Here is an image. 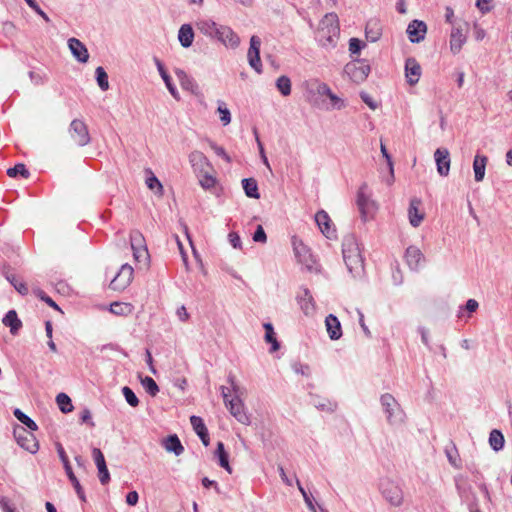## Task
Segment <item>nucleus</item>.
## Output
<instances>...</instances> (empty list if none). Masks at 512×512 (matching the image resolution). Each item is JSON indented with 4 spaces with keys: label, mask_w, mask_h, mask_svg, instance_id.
<instances>
[{
    "label": "nucleus",
    "mask_w": 512,
    "mask_h": 512,
    "mask_svg": "<svg viewBox=\"0 0 512 512\" xmlns=\"http://www.w3.org/2000/svg\"><path fill=\"white\" fill-rule=\"evenodd\" d=\"M276 87L283 96L291 94V81L287 76H280L276 80Z\"/></svg>",
    "instance_id": "43"
},
{
    "label": "nucleus",
    "mask_w": 512,
    "mask_h": 512,
    "mask_svg": "<svg viewBox=\"0 0 512 512\" xmlns=\"http://www.w3.org/2000/svg\"><path fill=\"white\" fill-rule=\"evenodd\" d=\"M164 446L167 451L173 452L177 456L181 455L184 451V447L177 435L168 436L165 440Z\"/></svg>",
    "instance_id": "33"
},
{
    "label": "nucleus",
    "mask_w": 512,
    "mask_h": 512,
    "mask_svg": "<svg viewBox=\"0 0 512 512\" xmlns=\"http://www.w3.org/2000/svg\"><path fill=\"white\" fill-rule=\"evenodd\" d=\"M56 448H57V453L59 455V458H60L61 462L63 463L65 472H66L67 477L69 478L71 484L75 485L76 483H79L77 477L75 476V474L72 470L68 456H67L63 446L60 443H57Z\"/></svg>",
    "instance_id": "27"
},
{
    "label": "nucleus",
    "mask_w": 512,
    "mask_h": 512,
    "mask_svg": "<svg viewBox=\"0 0 512 512\" xmlns=\"http://www.w3.org/2000/svg\"><path fill=\"white\" fill-rule=\"evenodd\" d=\"M383 497L393 506H400L403 502V493L400 487L391 480L385 479L380 483Z\"/></svg>",
    "instance_id": "8"
},
{
    "label": "nucleus",
    "mask_w": 512,
    "mask_h": 512,
    "mask_svg": "<svg viewBox=\"0 0 512 512\" xmlns=\"http://www.w3.org/2000/svg\"><path fill=\"white\" fill-rule=\"evenodd\" d=\"M314 405L319 410L330 411V412L334 411L336 408V404L331 403L329 401H319V402H316Z\"/></svg>",
    "instance_id": "63"
},
{
    "label": "nucleus",
    "mask_w": 512,
    "mask_h": 512,
    "mask_svg": "<svg viewBox=\"0 0 512 512\" xmlns=\"http://www.w3.org/2000/svg\"><path fill=\"white\" fill-rule=\"evenodd\" d=\"M217 111L220 114V120L224 126L228 125L231 122V114L229 109L226 107V104L223 101H218Z\"/></svg>",
    "instance_id": "47"
},
{
    "label": "nucleus",
    "mask_w": 512,
    "mask_h": 512,
    "mask_svg": "<svg viewBox=\"0 0 512 512\" xmlns=\"http://www.w3.org/2000/svg\"><path fill=\"white\" fill-rule=\"evenodd\" d=\"M265 329V340L268 343L272 344L271 351L275 352L279 349V343L276 339L274 328L271 323H265L264 325Z\"/></svg>",
    "instance_id": "39"
},
{
    "label": "nucleus",
    "mask_w": 512,
    "mask_h": 512,
    "mask_svg": "<svg viewBox=\"0 0 512 512\" xmlns=\"http://www.w3.org/2000/svg\"><path fill=\"white\" fill-rule=\"evenodd\" d=\"M253 240L255 242L265 243L267 241L266 233L261 225H258L254 234Z\"/></svg>",
    "instance_id": "61"
},
{
    "label": "nucleus",
    "mask_w": 512,
    "mask_h": 512,
    "mask_svg": "<svg viewBox=\"0 0 512 512\" xmlns=\"http://www.w3.org/2000/svg\"><path fill=\"white\" fill-rule=\"evenodd\" d=\"M466 42V36L461 27H453L450 35V49L453 54L460 52L463 44Z\"/></svg>",
    "instance_id": "26"
},
{
    "label": "nucleus",
    "mask_w": 512,
    "mask_h": 512,
    "mask_svg": "<svg viewBox=\"0 0 512 512\" xmlns=\"http://www.w3.org/2000/svg\"><path fill=\"white\" fill-rule=\"evenodd\" d=\"M122 393L123 396L125 397V400L130 406L137 407L139 405L138 397L131 388H129L128 386L123 387Z\"/></svg>",
    "instance_id": "49"
},
{
    "label": "nucleus",
    "mask_w": 512,
    "mask_h": 512,
    "mask_svg": "<svg viewBox=\"0 0 512 512\" xmlns=\"http://www.w3.org/2000/svg\"><path fill=\"white\" fill-rule=\"evenodd\" d=\"M340 35L338 16L335 13H327L319 23L316 39L326 49L336 47Z\"/></svg>",
    "instance_id": "2"
},
{
    "label": "nucleus",
    "mask_w": 512,
    "mask_h": 512,
    "mask_svg": "<svg viewBox=\"0 0 512 512\" xmlns=\"http://www.w3.org/2000/svg\"><path fill=\"white\" fill-rule=\"evenodd\" d=\"M163 81H164L168 91L172 95V97L176 100H179L180 99L179 93H178L175 85L173 84L171 77L170 76L164 77Z\"/></svg>",
    "instance_id": "60"
},
{
    "label": "nucleus",
    "mask_w": 512,
    "mask_h": 512,
    "mask_svg": "<svg viewBox=\"0 0 512 512\" xmlns=\"http://www.w3.org/2000/svg\"><path fill=\"white\" fill-rule=\"evenodd\" d=\"M445 454L447 456V459L449 461V463L455 467V468H460L461 467V462H460V459H459V454H458V450L456 448V446L454 444H451V446H447L445 448Z\"/></svg>",
    "instance_id": "41"
},
{
    "label": "nucleus",
    "mask_w": 512,
    "mask_h": 512,
    "mask_svg": "<svg viewBox=\"0 0 512 512\" xmlns=\"http://www.w3.org/2000/svg\"><path fill=\"white\" fill-rule=\"evenodd\" d=\"M296 483H297L298 489H299L300 493L302 494L303 499H304L307 507L309 508V510H311L312 512H316V508L313 503L312 495H310L306 492V490L303 488V486L301 485V483L298 479L296 480Z\"/></svg>",
    "instance_id": "50"
},
{
    "label": "nucleus",
    "mask_w": 512,
    "mask_h": 512,
    "mask_svg": "<svg viewBox=\"0 0 512 512\" xmlns=\"http://www.w3.org/2000/svg\"><path fill=\"white\" fill-rule=\"evenodd\" d=\"M13 414L17 420L24 424L29 430L36 431L38 429L35 421L27 416L24 412H22L19 408L14 409Z\"/></svg>",
    "instance_id": "37"
},
{
    "label": "nucleus",
    "mask_w": 512,
    "mask_h": 512,
    "mask_svg": "<svg viewBox=\"0 0 512 512\" xmlns=\"http://www.w3.org/2000/svg\"><path fill=\"white\" fill-rule=\"evenodd\" d=\"M364 47L365 43L358 38H351L349 40V51L351 55L359 54Z\"/></svg>",
    "instance_id": "52"
},
{
    "label": "nucleus",
    "mask_w": 512,
    "mask_h": 512,
    "mask_svg": "<svg viewBox=\"0 0 512 512\" xmlns=\"http://www.w3.org/2000/svg\"><path fill=\"white\" fill-rule=\"evenodd\" d=\"M68 133L79 147H84L91 142L88 126L82 119H73L69 125Z\"/></svg>",
    "instance_id": "6"
},
{
    "label": "nucleus",
    "mask_w": 512,
    "mask_h": 512,
    "mask_svg": "<svg viewBox=\"0 0 512 512\" xmlns=\"http://www.w3.org/2000/svg\"><path fill=\"white\" fill-rule=\"evenodd\" d=\"M215 454L218 457L219 465L228 473H232V468L229 465L228 453L225 451L224 444L222 442L217 443Z\"/></svg>",
    "instance_id": "36"
},
{
    "label": "nucleus",
    "mask_w": 512,
    "mask_h": 512,
    "mask_svg": "<svg viewBox=\"0 0 512 512\" xmlns=\"http://www.w3.org/2000/svg\"><path fill=\"white\" fill-rule=\"evenodd\" d=\"M134 270L129 264H123L110 282V288L115 291H123L133 279Z\"/></svg>",
    "instance_id": "10"
},
{
    "label": "nucleus",
    "mask_w": 512,
    "mask_h": 512,
    "mask_svg": "<svg viewBox=\"0 0 512 512\" xmlns=\"http://www.w3.org/2000/svg\"><path fill=\"white\" fill-rule=\"evenodd\" d=\"M68 47L72 55L81 63H86L89 59V53L86 46L77 38L68 40Z\"/></svg>",
    "instance_id": "18"
},
{
    "label": "nucleus",
    "mask_w": 512,
    "mask_h": 512,
    "mask_svg": "<svg viewBox=\"0 0 512 512\" xmlns=\"http://www.w3.org/2000/svg\"><path fill=\"white\" fill-rule=\"evenodd\" d=\"M298 302L300 304L301 310L306 315H310L314 312L315 306L313 303V298L308 289L304 290V295L299 297Z\"/></svg>",
    "instance_id": "34"
},
{
    "label": "nucleus",
    "mask_w": 512,
    "mask_h": 512,
    "mask_svg": "<svg viewBox=\"0 0 512 512\" xmlns=\"http://www.w3.org/2000/svg\"><path fill=\"white\" fill-rule=\"evenodd\" d=\"M6 278L21 295L28 294L29 290L25 283L18 281L14 275H8Z\"/></svg>",
    "instance_id": "51"
},
{
    "label": "nucleus",
    "mask_w": 512,
    "mask_h": 512,
    "mask_svg": "<svg viewBox=\"0 0 512 512\" xmlns=\"http://www.w3.org/2000/svg\"><path fill=\"white\" fill-rule=\"evenodd\" d=\"M291 243L297 261L307 269H311L314 264V259L309 248L297 236L292 237Z\"/></svg>",
    "instance_id": "9"
},
{
    "label": "nucleus",
    "mask_w": 512,
    "mask_h": 512,
    "mask_svg": "<svg viewBox=\"0 0 512 512\" xmlns=\"http://www.w3.org/2000/svg\"><path fill=\"white\" fill-rule=\"evenodd\" d=\"M343 259L353 277H360L364 272V261L354 236H346L342 243Z\"/></svg>",
    "instance_id": "3"
},
{
    "label": "nucleus",
    "mask_w": 512,
    "mask_h": 512,
    "mask_svg": "<svg viewBox=\"0 0 512 512\" xmlns=\"http://www.w3.org/2000/svg\"><path fill=\"white\" fill-rule=\"evenodd\" d=\"M174 72L180 82L182 89L189 91L195 95L199 93V86L190 75H188L184 70L179 68L175 69Z\"/></svg>",
    "instance_id": "21"
},
{
    "label": "nucleus",
    "mask_w": 512,
    "mask_h": 512,
    "mask_svg": "<svg viewBox=\"0 0 512 512\" xmlns=\"http://www.w3.org/2000/svg\"><path fill=\"white\" fill-rule=\"evenodd\" d=\"M14 437L17 443L26 451L32 454L38 451L39 443L31 430L27 431L23 427L17 426L14 428Z\"/></svg>",
    "instance_id": "7"
},
{
    "label": "nucleus",
    "mask_w": 512,
    "mask_h": 512,
    "mask_svg": "<svg viewBox=\"0 0 512 512\" xmlns=\"http://www.w3.org/2000/svg\"><path fill=\"white\" fill-rule=\"evenodd\" d=\"M196 28L206 37L217 40L227 48L236 49L240 44V37L227 25H221L212 19H200Z\"/></svg>",
    "instance_id": "1"
},
{
    "label": "nucleus",
    "mask_w": 512,
    "mask_h": 512,
    "mask_svg": "<svg viewBox=\"0 0 512 512\" xmlns=\"http://www.w3.org/2000/svg\"><path fill=\"white\" fill-rule=\"evenodd\" d=\"M405 260L411 270L417 271L424 261V255L416 246H409L406 249Z\"/></svg>",
    "instance_id": "19"
},
{
    "label": "nucleus",
    "mask_w": 512,
    "mask_h": 512,
    "mask_svg": "<svg viewBox=\"0 0 512 512\" xmlns=\"http://www.w3.org/2000/svg\"><path fill=\"white\" fill-rule=\"evenodd\" d=\"M420 205L421 201L418 198L411 199L408 209V216L409 222L413 227H418L424 218V214L419 210Z\"/></svg>",
    "instance_id": "24"
},
{
    "label": "nucleus",
    "mask_w": 512,
    "mask_h": 512,
    "mask_svg": "<svg viewBox=\"0 0 512 512\" xmlns=\"http://www.w3.org/2000/svg\"><path fill=\"white\" fill-rule=\"evenodd\" d=\"M28 6L33 9L38 15H40L46 22H50L48 15L40 8L35 0H26Z\"/></svg>",
    "instance_id": "59"
},
{
    "label": "nucleus",
    "mask_w": 512,
    "mask_h": 512,
    "mask_svg": "<svg viewBox=\"0 0 512 512\" xmlns=\"http://www.w3.org/2000/svg\"><path fill=\"white\" fill-rule=\"evenodd\" d=\"M357 206L364 221H366L375 210V203L365 194L364 187H361L357 193Z\"/></svg>",
    "instance_id": "14"
},
{
    "label": "nucleus",
    "mask_w": 512,
    "mask_h": 512,
    "mask_svg": "<svg viewBox=\"0 0 512 512\" xmlns=\"http://www.w3.org/2000/svg\"><path fill=\"white\" fill-rule=\"evenodd\" d=\"M2 30L5 36L13 37L16 34V27L13 22L6 21L3 23Z\"/></svg>",
    "instance_id": "62"
},
{
    "label": "nucleus",
    "mask_w": 512,
    "mask_h": 512,
    "mask_svg": "<svg viewBox=\"0 0 512 512\" xmlns=\"http://www.w3.org/2000/svg\"><path fill=\"white\" fill-rule=\"evenodd\" d=\"M130 242L133 250V255L136 260H139L143 255H147V249L143 245L144 238L139 231H132L130 234Z\"/></svg>",
    "instance_id": "23"
},
{
    "label": "nucleus",
    "mask_w": 512,
    "mask_h": 512,
    "mask_svg": "<svg viewBox=\"0 0 512 512\" xmlns=\"http://www.w3.org/2000/svg\"><path fill=\"white\" fill-rule=\"evenodd\" d=\"M242 187L247 197L259 199L258 184L254 178H245L242 180Z\"/></svg>",
    "instance_id": "32"
},
{
    "label": "nucleus",
    "mask_w": 512,
    "mask_h": 512,
    "mask_svg": "<svg viewBox=\"0 0 512 512\" xmlns=\"http://www.w3.org/2000/svg\"><path fill=\"white\" fill-rule=\"evenodd\" d=\"M141 384L145 391L152 397H155L159 392V387L153 378L145 376L141 378Z\"/></svg>",
    "instance_id": "42"
},
{
    "label": "nucleus",
    "mask_w": 512,
    "mask_h": 512,
    "mask_svg": "<svg viewBox=\"0 0 512 512\" xmlns=\"http://www.w3.org/2000/svg\"><path fill=\"white\" fill-rule=\"evenodd\" d=\"M92 456L98 469L106 466L104 455L99 448H93Z\"/></svg>",
    "instance_id": "56"
},
{
    "label": "nucleus",
    "mask_w": 512,
    "mask_h": 512,
    "mask_svg": "<svg viewBox=\"0 0 512 512\" xmlns=\"http://www.w3.org/2000/svg\"><path fill=\"white\" fill-rule=\"evenodd\" d=\"M210 148L218 155L219 157L223 158L226 162L230 163L231 158L226 153L225 149L221 146H218L215 142L209 141Z\"/></svg>",
    "instance_id": "53"
},
{
    "label": "nucleus",
    "mask_w": 512,
    "mask_h": 512,
    "mask_svg": "<svg viewBox=\"0 0 512 512\" xmlns=\"http://www.w3.org/2000/svg\"><path fill=\"white\" fill-rule=\"evenodd\" d=\"M405 76L410 85L418 83L421 76V67L415 58L406 59Z\"/></svg>",
    "instance_id": "17"
},
{
    "label": "nucleus",
    "mask_w": 512,
    "mask_h": 512,
    "mask_svg": "<svg viewBox=\"0 0 512 512\" xmlns=\"http://www.w3.org/2000/svg\"><path fill=\"white\" fill-rule=\"evenodd\" d=\"M381 153L383 155V157L386 159L387 161V165H388V168H389V179L387 180V183L390 185L393 183L394 181V168H393V162H392V158L390 156V154L388 153L386 147L384 144L381 143Z\"/></svg>",
    "instance_id": "48"
},
{
    "label": "nucleus",
    "mask_w": 512,
    "mask_h": 512,
    "mask_svg": "<svg viewBox=\"0 0 512 512\" xmlns=\"http://www.w3.org/2000/svg\"><path fill=\"white\" fill-rule=\"evenodd\" d=\"M34 293L37 297H39L42 301L47 303L50 307L54 308L55 310L61 311L59 306L53 301V299L46 295L42 290L36 289L34 290Z\"/></svg>",
    "instance_id": "55"
},
{
    "label": "nucleus",
    "mask_w": 512,
    "mask_h": 512,
    "mask_svg": "<svg viewBox=\"0 0 512 512\" xmlns=\"http://www.w3.org/2000/svg\"><path fill=\"white\" fill-rule=\"evenodd\" d=\"M190 423L198 436L204 435L208 432L207 427L205 426L203 419L199 416H191Z\"/></svg>",
    "instance_id": "45"
},
{
    "label": "nucleus",
    "mask_w": 512,
    "mask_h": 512,
    "mask_svg": "<svg viewBox=\"0 0 512 512\" xmlns=\"http://www.w3.org/2000/svg\"><path fill=\"white\" fill-rule=\"evenodd\" d=\"M325 325L331 340H338L342 336L341 324L336 316L329 314L325 319Z\"/></svg>",
    "instance_id": "25"
},
{
    "label": "nucleus",
    "mask_w": 512,
    "mask_h": 512,
    "mask_svg": "<svg viewBox=\"0 0 512 512\" xmlns=\"http://www.w3.org/2000/svg\"><path fill=\"white\" fill-rule=\"evenodd\" d=\"M360 98L362 101L372 110H376L379 107L377 101H375L368 93L361 91Z\"/></svg>",
    "instance_id": "58"
},
{
    "label": "nucleus",
    "mask_w": 512,
    "mask_h": 512,
    "mask_svg": "<svg viewBox=\"0 0 512 512\" xmlns=\"http://www.w3.org/2000/svg\"><path fill=\"white\" fill-rule=\"evenodd\" d=\"M56 403L63 413H69L73 410V405L70 397L65 393H59L56 396Z\"/></svg>",
    "instance_id": "38"
},
{
    "label": "nucleus",
    "mask_w": 512,
    "mask_h": 512,
    "mask_svg": "<svg viewBox=\"0 0 512 512\" xmlns=\"http://www.w3.org/2000/svg\"><path fill=\"white\" fill-rule=\"evenodd\" d=\"M146 184L149 189L154 190L157 188L159 193L162 192V184L153 173H151L150 176L146 179Z\"/></svg>",
    "instance_id": "57"
},
{
    "label": "nucleus",
    "mask_w": 512,
    "mask_h": 512,
    "mask_svg": "<svg viewBox=\"0 0 512 512\" xmlns=\"http://www.w3.org/2000/svg\"><path fill=\"white\" fill-rule=\"evenodd\" d=\"M178 39L180 44L184 48H188L192 45L194 40L193 28L190 24H183L178 32Z\"/></svg>",
    "instance_id": "30"
},
{
    "label": "nucleus",
    "mask_w": 512,
    "mask_h": 512,
    "mask_svg": "<svg viewBox=\"0 0 512 512\" xmlns=\"http://www.w3.org/2000/svg\"><path fill=\"white\" fill-rule=\"evenodd\" d=\"M487 162V156L480 154L475 155L473 161V170L476 182H481L484 179Z\"/></svg>",
    "instance_id": "28"
},
{
    "label": "nucleus",
    "mask_w": 512,
    "mask_h": 512,
    "mask_svg": "<svg viewBox=\"0 0 512 512\" xmlns=\"http://www.w3.org/2000/svg\"><path fill=\"white\" fill-rule=\"evenodd\" d=\"M189 162L194 172L199 174L206 173V171L210 168L207 157L202 152L197 150L192 151L189 154Z\"/></svg>",
    "instance_id": "16"
},
{
    "label": "nucleus",
    "mask_w": 512,
    "mask_h": 512,
    "mask_svg": "<svg viewBox=\"0 0 512 512\" xmlns=\"http://www.w3.org/2000/svg\"><path fill=\"white\" fill-rule=\"evenodd\" d=\"M7 175L9 177H16L18 175H21L24 178H28L30 173L24 164L18 163L14 167L9 168L7 170Z\"/></svg>",
    "instance_id": "46"
},
{
    "label": "nucleus",
    "mask_w": 512,
    "mask_h": 512,
    "mask_svg": "<svg viewBox=\"0 0 512 512\" xmlns=\"http://www.w3.org/2000/svg\"><path fill=\"white\" fill-rule=\"evenodd\" d=\"M504 436L501 431L494 429L489 435V444L494 451H500L504 447Z\"/></svg>",
    "instance_id": "35"
},
{
    "label": "nucleus",
    "mask_w": 512,
    "mask_h": 512,
    "mask_svg": "<svg viewBox=\"0 0 512 512\" xmlns=\"http://www.w3.org/2000/svg\"><path fill=\"white\" fill-rule=\"evenodd\" d=\"M226 407L241 424L249 425L251 423L250 416L245 411L244 403L238 395L237 397L231 398L229 400L228 406Z\"/></svg>",
    "instance_id": "12"
},
{
    "label": "nucleus",
    "mask_w": 512,
    "mask_h": 512,
    "mask_svg": "<svg viewBox=\"0 0 512 512\" xmlns=\"http://www.w3.org/2000/svg\"><path fill=\"white\" fill-rule=\"evenodd\" d=\"M98 472H99V480H100L101 484H103V485L107 484L110 481V474L107 469V466L99 468Z\"/></svg>",
    "instance_id": "64"
},
{
    "label": "nucleus",
    "mask_w": 512,
    "mask_h": 512,
    "mask_svg": "<svg viewBox=\"0 0 512 512\" xmlns=\"http://www.w3.org/2000/svg\"><path fill=\"white\" fill-rule=\"evenodd\" d=\"M382 25L379 19L371 18L367 21L365 26V36L370 42H376L381 38Z\"/></svg>",
    "instance_id": "22"
},
{
    "label": "nucleus",
    "mask_w": 512,
    "mask_h": 512,
    "mask_svg": "<svg viewBox=\"0 0 512 512\" xmlns=\"http://www.w3.org/2000/svg\"><path fill=\"white\" fill-rule=\"evenodd\" d=\"M318 93H319L320 95H325V96H327V97L331 100V102H332V106H333V108H335V109L340 110V109H342V108L345 106L344 101H343L341 98H339L337 95H335V94L331 91V89L329 88V86H328L327 84H325V83H322V84H320V85L318 86Z\"/></svg>",
    "instance_id": "31"
},
{
    "label": "nucleus",
    "mask_w": 512,
    "mask_h": 512,
    "mask_svg": "<svg viewBox=\"0 0 512 512\" xmlns=\"http://www.w3.org/2000/svg\"><path fill=\"white\" fill-rule=\"evenodd\" d=\"M109 310L115 315L124 316L131 313L132 305L129 303L113 302L110 304Z\"/></svg>",
    "instance_id": "40"
},
{
    "label": "nucleus",
    "mask_w": 512,
    "mask_h": 512,
    "mask_svg": "<svg viewBox=\"0 0 512 512\" xmlns=\"http://www.w3.org/2000/svg\"><path fill=\"white\" fill-rule=\"evenodd\" d=\"M96 80L98 83V86L102 91H106L109 89V82H108V75L105 72L104 68L99 66L96 68Z\"/></svg>",
    "instance_id": "44"
},
{
    "label": "nucleus",
    "mask_w": 512,
    "mask_h": 512,
    "mask_svg": "<svg viewBox=\"0 0 512 512\" xmlns=\"http://www.w3.org/2000/svg\"><path fill=\"white\" fill-rule=\"evenodd\" d=\"M200 176L199 183L204 189H210L215 185V178L208 174V170L206 173H202Z\"/></svg>",
    "instance_id": "54"
},
{
    "label": "nucleus",
    "mask_w": 512,
    "mask_h": 512,
    "mask_svg": "<svg viewBox=\"0 0 512 512\" xmlns=\"http://www.w3.org/2000/svg\"><path fill=\"white\" fill-rule=\"evenodd\" d=\"M260 47H261V39L253 35L250 38V47L248 49L247 58L249 65L258 73L262 71V63L260 59Z\"/></svg>",
    "instance_id": "11"
},
{
    "label": "nucleus",
    "mask_w": 512,
    "mask_h": 512,
    "mask_svg": "<svg viewBox=\"0 0 512 512\" xmlns=\"http://www.w3.org/2000/svg\"><path fill=\"white\" fill-rule=\"evenodd\" d=\"M427 26L423 21L413 20L407 27V34L412 43H418L425 38Z\"/></svg>",
    "instance_id": "15"
},
{
    "label": "nucleus",
    "mask_w": 512,
    "mask_h": 512,
    "mask_svg": "<svg viewBox=\"0 0 512 512\" xmlns=\"http://www.w3.org/2000/svg\"><path fill=\"white\" fill-rule=\"evenodd\" d=\"M315 221L320 228L321 232L327 238L335 237V230L331 228V219L328 213L324 210H320L315 214Z\"/></svg>",
    "instance_id": "20"
},
{
    "label": "nucleus",
    "mask_w": 512,
    "mask_h": 512,
    "mask_svg": "<svg viewBox=\"0 0 512 512\" xmlns=\"http://www.w3.org/2000/svg\"><path fill=\"white\" fill-rule=\"evenodd\" d=\"M434 159L437 165V172L440 176L446 177L450 172V153L446 148H437L434 152Z\"/></svg>",
    "instance_id": "13"
},
{
    "label": "nucleus",
    "mask_w": 512,
    "mask_h": 512,
    "mask_svg": "<svg viewBox=\"0 0 512 512\" xmlns=\"http://www.w3.org/2000/svg\"><path fill=\"white\" fill-rule=\"evenodd\" d=\"M371 71L370 65L365 60H353L344 67V73L355 83L364 82Z\"/></svg>",
    "instance_id": "5"
},
{
    "label": "nucleus",
    "mask_w": 512,
    "mask_h": 512,
    "mask_svg": "<svg viewBox=\"0 0 512 512\" xmlns=\"http://www.w3.org/2000/svg\"><path fill=\"white\" fill-rule=\"evenodd\" d=\"M5 326L10 327V332L13 335H16L19 329L22 327V322L18 318L15 310H9L2 320Z\"/></svg>",
    "instance_id": "29"
},
{
    "label": "nucleus",
    "mask_w": 512,
    "mask_h": 512,
    "mask_svg": "<svg viewBox=\"0 0 512 512\" xmlns=\"http://www.w3.org/2000/svg\"><path fill=\"white\" fill-rule=\"evenodd\" d=\"M380 403L390 425H400L404 423L405 413L393 395L389 393L381 395Z\"/></svg>",
    "instance_id": "4"
}]
</instances>
